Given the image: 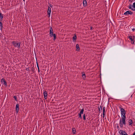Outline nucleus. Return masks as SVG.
<instances>
[{
    "instance_id": "9b49d317",
    "label": "nucleus",
    "mask_w": 135,
    "mask_h": 135,
    "mask_svg": "<svg viewBox=\"0 0 135 135\" xmlns=\"http://www.w3.org/2000/svg\"><path fill=\"white\" fill-rule=\"evenodd\" d=\"M3 17V15L0 12V21L2 22V21Z\"/></svg>"
},
{
    "instance_id": "49530a36",
    "label": "nucleus",
    "mask_w": 135,
    "mask_h": 135,
    "mask_svg": "<svg viewBox=\"0 0 135 135\" xmlns=\"http://www.w3.org/2000/svg\"><path fill=\"white\" fill-rule=\"evenodd\" d=\"M38 72H39L40 71L39 69V68H38Z\"/></svg>"
},
{
    "instance_id": "2f4dec72",
    "label": "nucleus",
    "mask_w": 135,
    "mask_h": 135,
    "mask_svg": "<svg viewBox=\"0 0 135 135\" xmlns=\"http://www.w3.org/2000/svg\"><path fill=\"white\" fill-rule=\"evenodd\" d=\"M133 7V5L132 6V5L131 4L130 5L129 7V8L130 9H131L132 8V7Z\"/></svg>"
},
{
    "instance_id": "5fc2aeb1",
    "label": "nucleus",
    "mask_w": 135,
    "mask_h": 135,
    "mask_svg": "<svg viewBox=\"0 0 135 135\" xmlns=\"http://www.w3.org/2000/svg\"><path fill=\"white\" fill-rule=\"evenodd\" d=\"M32 53L33 54V51L32 52Z\"/></svg>"
},
{
    "instance_id": "f8f14e48",
    "label": "nucleus",
    "mask_w": 135,
    "mask_h": 135,
    "mask_svg": "<svg viewBox=\"0 0 135 135\" xmlns=\"http://www.w3.org/2000/svg\"><path fill=\"white\" fill-rule=\"evenodd\" d=\"M83 4L84 7H86L87 6V2L86 0H83Z\"/></svg>"
},
{
    "instance_id": "79ce46f5",
    "label": "nucleus",
    "mask_w": 135,
    "mask_h": 135,
    "mask_svg": "<svg viewBox=\"0 0 135 135\" xmlns=\"http://www.w3.org/2000/svg\"><path fill=\"white\" fill-rule=\"evenodd\" d=\"M114 98H113L112 99H116L117 98L115 97H113Z\"/></svg>"
},
{
    "instance_id": "9d476101",
    "label": "nucleus",
    "mask_w": 135,
    "mask_h": 135,
    "mask_svg": "<svg viewBox=\"0 0 135 135\" xmlns=\"http://www.w3.org/2000/svg\"><path fill=\"white\" fill-rule=\"evenodd\" d=\"M76 51H79L80 50V48L79 47V45L78 44H77L76 45Z\"/></svg>"
},
{
    "instance_id": "37998d69",
    "label": "nucleus",
    "mask_w": 135,
    "mask_h": 135,
    "mask_svg": "<svg viewBox=\"0 0 135 135\" xmlns=\"http://www.w3.org/2000/svg\"><path fill=\"white\" fill-rule=\"evenodd\" d=\"M132 38L134 40L135 36H132Z\"/></svg>"
},
{
    "instance_id": "20e7f679",
    "label": "nucleus",
    "mask_w": 135,
    "mask_h": 135,
    "mask_svg": "<svg viewBox=\"0 0 135 135\" xmlns=\"http://www.w3.org/2000/svg\"><path fill=\"white\" fill-rule=\"evenodd\" d=\"M128 38H129L130 40H131V42L132 44H134V39H133L132 38V36H128Z\"/></svg>"
},
{
    "instance_id": "c756f323",
    "label": "nucleus",
    "mask_w": 135,
    "mask_h": 135,
    "mask_svg": "<svg viewBox=\"0 0 135 135\" xmlns=\"http://www.w3.org/2000/svg\"><path fill=\"white\" fill-rule=\"evenodd\" d=\"M123 134L122 135H128L127 133L126 132H124Z\"/></svg>"
},
{
    "instance_id": "c85d7f7f",
    "label": "nucleus",
    "mask_w": 135,
    "mask_h": 135,
    "mask_svg": "<svg viewBox=\"0 0 135 135\" xmlns=\"http://www.w3.org/2000/svg\"><path fill=\"white\" fill-rule=\"evenodd\" d=\"M31 70L33 72H35V69L34 68V66L31 68Z\"/></svg>"
},
{
    "instance_id": "de8ad7c7",
    "label": "nucleus",
    "mask_w": 135,
    "mask_h": 135,
    "mask_svg": "<svg viewBox=\"0 0 135 135\" xmlns=\"http://www.w3.org/2000/svg\"><path fill=\"white\" fill-rule=\"evenodd\" d=\"M132 135H135V132H134Z\"/></svg>"
},
{
    "instance_id": "72a5a7b5",
    "label": "nucleus",
    "mask_w": 135,
    "mask_h": 135,
    "mask_svg": "<svg viewBox=\"0 0 135 135\" xmlns=\"http://www.w3.org/2000/svg\"><path fill=\"white\" fill-rule=\"evenodd\" d=\"M1 26H2V22L0 21V27H1Z\"/></svg>"
},
{
    "instance_id": "0eeeda50",
    "label": "nucleus",
    "mask_w": 135,
    "mask_h": 135,
    "mask_svg": "<svg viewBox=\"0 0 135 135\" xmlns=\"http://www.w3.org/2000/svg\"><path fill=\"white\" fill-rule=\"evenodd\" d=\"M43 94L44 96V98H45V99H46L47 98V92L46 91H44Z\"/></svg>"
},
{
    "instance_id": "39448f33",
    "label": "nucleus",
    "mask_w": 135,
    "mask_h": 135,
    "mask_svg": "<svg viewBox=\"0 0 135 135\" xmlns=\"http://www.w3.org/2000/svg\"><path fill=\"white\" fill-rule=\"evenodd\" d=\"M133 13V12L130 11H126L125 12L124 15H127L128 14H130V15H132Z\"/></svg>"
},
{
    "instance_id": "412c9836",
    "label": "nucleus",
    "mask_w": 135,
    "mask_h": 135,
    "mask_svg": "<svg viewBox=\"0 0 135 135\" xmlns=\"http://www.w3.org/2000/svg\"><path fill=\"white\" fill-rule=\"evenodd\" d=\"M84 111V109L83 108L82 109H81V110H80V113H80V114H83V113Z\"/></svg>"
},
{
    "instance_id": "8fccbe9b",
    "label": "nucleus",
    "mask_w": 135,
    "mask_h": 135,
    "mask_svg": "<svg viewBox=\"0 0 135 135\" xmlns=\"http://www.w3.org/2000/svg\"><path fill=\"white\" fill-rule=\"evenodd\" d=\"M99 111H100V108H99Z\"/></svg>"
},
{
    "instance_id": "ea45409f",
    "label": "nucleus",
    "mask_w": 135,
    "mask_h": 135,
    "mask_svg": "<svg viewBox=\"0 0 135 135\" xmlns=\"http://www.w3.org/2000/svg\"><path fill=\"white\" fill-rule=\"evenodd\" d=\"M117 129H118V130H119V127L118 126H117Z\"/></svg>"
},
{
    "instance_id": "a211bd4d",
    "label": "nucleus",
    "mask_w": 135,
    "mask_h": 135,
    "mask_svg": "<svg viewBox=\"0 0 135 135\" xmlns=\"http://www.w3.org/2000/svg\"><path fill=\"white\" fill-rule=\"evenodd\" d=\"M129 125H132V123H133V122L132 120L131 119H129Z\"/></svg>"
},
{
    "instance_id": "c9c22d12",
    "label": "nucleus",
    "mask_w": 135,
    "mask_h": 135,
    "mask_svg": "<svg viewBox=\"0 0 135 135\" xmlns=\"http://www.w3.org/2000/svg\"><path fill=\"white\" fill-rule=\"evenodd\" d=\"M3 35L1 33H0V39H1V37Z\"/></svg>"
},
{
    "instance_id": "3c124183",
    "label": "nucleus",
    "mask_w": 135,
    "mask_h": 135,
    "mask_svg": "<svg viewBox=\"0 0 135 135\" xmlns=\"http://www.w3.org/2000/svg\"><path fill=\"white\" fill-rule=\"evenodd\" d=\"M4 39H6V37H4Z\"/></svg>"
},
{
    "instance_id": "a18cd8bd",
    "label": "nucleus",
    "mask_w": 135,
    "mask_h": 135,
    "mask_svg": "<svg viewBox=\"0 0 135 135\" xmlns=\"http://www.w3.org/2000/svg\"><path fill=\"white\" fill-rule=\"evenodd\" d=\"M132 30L133 31L135 30V29H134V28H133V29H132Z\"/></svg>"
},
{
    "instance_id": "5701e85b",
    "label": "nucleus",
    "mask_w": 135,
    "mask_h": 135,
    "mask_svg": "<svg viewBox=\"0 0 135 135\" xmlns=\"http://www.w3.org/2000/svg\"><path fill=\"white\" fill-rule=\"evenodd\" d=\"M119 124L120 126V127L121 128H122V127H123V124L122 123H121V120H120Z\"/></svg>"
},
{
    "instance_id": "864d4df0",
    "label": "nucleus",
    "mask_w": 135,
    "mask_h": 135,
    "mask_svg": "<svg viewBox=\"0 0 135 135\" xmlns=\"http://www.w3.org/2000/svg\"><path fill=\"white\" fill-rule=\"evenodd\" d=\"M23 1L24 2H25V0H23Z\"/></svg>"
},
{
    "instance_id": "ddd939ff",
    "label": "nucleus",
    "mask_w": 135,
    "mask_h": 135,
    "mask_svg": "<svg viewBox=\"0 0 135 135\" xmlns=\"http://www.w3.org/2000/svg\"><path fill=\"white\" fill-rule=\"evenodd\" d=\"M105 107H104L103 108V118H104L105 115Z\"/></svg>"
},
{
    "instance_id": "4c0bfd02",
    "label": "nucleus",
    "mask_w": 135,
    "mask_h": 135,
    "mask_svg": "<svg viewBox=\"0 0 135 135\" xmlns=\"http://www.w3.org/2000/svg\"><path fill=\"white\" fill-rule=\"evenodd\" d=\"M26 70L27 71H30V70H29V68H26Z\"/></svg>"
},
{
    "instance_id": "c03bdc74",
    "label": "nucleus",
    "mask_w": 135,
    "mask_h": 135,
    "mask_svg": "<svg viewBox=\"0 0 135 135\" xmlns=\"http://www.w3.org/2000/svg\"><path fill=\"white\" fill-rule=\"evenodd\" d=\"M100 108H101V110H102V106H100Z\"/></svg>"
},
{
    "instance_id": "393cba45",
    "label": "nucleus",
    "mask_w": 135,
    "mask_h": 135,
    "mask_svg": "<svg viewBox=\"0 0 135 135\" xmlns=\"http://www.w3.org/2000/svg\"><path fill=\"white\" fill-rule=\"evenodd\" d=\"M81 114H80V113H79L78 114L79 118H80L81 119H82V117H81Z\"/></svg>"
},
{
    "instance_id": "cd10ccee",
    "label": "nucleus",
    "mask_w": 135,
    "mask_h": 135,
    "mask_svg": "<svg viewBox=\"0 0 135 135\" xmlns=\"http://www.w3.org/2000/svg\"><path fill=\"white\" fill-rule=\"evenodd\" d=\"M13 98H14L15 100V101H17V97L16 96H14Z\"/></svg>"
},
{
    "instance_id": "4be33fe9",
    "label": "nucleus",
    "mask_w": 135,
    "mask_h": 135,
    "mask_svg": "<svg viewBox=\"0 0 135 135\" xmlns=\"http://www.w3.org/2000/svg\"><path fill=\"white\" fill-rule=\"evenodd\" d=\"M125 132L124 131L122 130H120V131H119V134H121L122 135V134H123V133H124V132Z\"/></svg>"
},
{
    "instance_id": "7ed1b4c3",
    "label": "nucleus",
    "mask_w": 135,
    "mask_h": 135,
    "mask_svg": "<svg viewBox=\"0 0 135 135\" xmlns=\"http://www.w3.org/2000/svg\"><path fill=\"white\" fill-rule=\"evenodd\" d=\"M51 12V8L49 6L48 7L47 14L48 15V17H49L50 16V14Z\"/></svg>"
},
{
    "instance_id": "6e6552de",
    "label": "nucleus",
    "mask_w": 135,
    "mask_h": 135,
    "mask_svg": "<svg viewBox=\"0 0 135 135\" xmlns=\"http://www.w3.org/2000/svg\"><path fill=\"white\" fill-rule=\"evenodd\" d=\"M16 41V47H17L19 49L20 48V44L21 42H18V41Z\"/></svg>"
},
{
    "instance_id": "603ef678",
    "label": "nucleus",
    "mask_w": 135,
    "mask_h": 135,
    "mask_svg": "<svg viewBox=\"0 0 135 135\" xmlns=\"http://www.w3.org/2000/svg\"><path fill=\"white\" fill-rule=\"evenodd\" d=\"M116 125H117V126H118V124H116Z\"/></svg>"
},
{
    "instance_id": "6ab92c4d",
    "label": "nucleus",
    "mask_w": 135,
    "mask_h": 135,
    "mask_svg": "<svg viewBox=\"0 0 135 135\" xmlns=\"http://www.w3.org/2000/svg\"><path fill=\"white\" fill-rule=\"evenodd\" d=\"M82 76L83 78V79L85 80V78H86V75L84 72H83L82 73Z\"/></svg>"
},
{
    "instance_id": "473e14b6",
    "label": "nucleus",
    "mask_w": 135,
    "mask_h": 135,
    "mask_svg": "<svg viewBox=\"0 0 135 135\" xmlns=\"http://www.w3.org/2000/svg\"><path fill=\"white\" fill-rule=\"evenodd\" d=\"M36 64H37V67L38 68V69L39 68V66H38V62H37H37H36Z\"/></svg>"
},
{
    "instance_id": "a878e982",
    "label": "nucleus",
    "mask_w": 135,
    "mask_h": 135,
    "mask_svg": "<svg viewBox=\"0 0 135 135\" xmlns=\"http://www.w3.org/2000/svg\"><path fill=\"white\" fill-rule=\"evenodd\" d=\"M34 52L35 53V60H36V61H37V57H36V52H35V49H34Z\"/></svg>"
},
{
    "instance_id": "f257e3e1",
    "label": "nucleus",
    "mask_w": 135,
    "mask_h": 135,
    "mask_svg": "<svg viewBox=\"0 0 135 135\" xmlns=\"http://www.w3.org/2000/svg\"><path fill=\"white\" fill-rule=\"evenodd\" d=\"M1 82L3 83V84L6 86H7V83L6 81L4 78H2L1 80Z\"/></svg>"
},
{
    "instance_id": "e433bc0d",
    "label": "nucleus",
    "mask_w": 135,
    "mask_h": 135,
    "mask_svg": "<svg viewBox=\"0 0 135 135\" xmlns=\"http://www.w3.org/2000/svg\"><path fill=\"white\" fill-rule=\"evenodd\" d=\"M94 28H93V27H92V26H91L90 27V30H93V29H94Z\"/></svg>"
},
{
    "instance_id": "aec40b11",
    "label": "nucleus",
    "mask_w": 135,
    "mask_h": 135,
    "mask_svg": "<svg viewBox=\"0 0 135 135\" xmlns=\"http://www.w3.org/2000/svg\"><path fill=\"white\" fill-rule=\"evenodd\" d=\"M12 44L15 47H16V41H13L12 42Z\"/></svg>"
},
{
    "instance_id": "f03ea898",
    "label": "nucleus",
    "mask_w": 135,
    "mask_h": 135,
    "mask_svg": "<svg viewBox=\"0 0 135 135\" xmlns=\"http://www.w3.org/2000/svg\"><path fill=\"white\" fill-rule=\"evenodd\" d=\"M53 29L52 27H51L50 28V36L51 37H52L53 36Z\"/></svg>"
},
{
    "instance_id": "423d86ee",
    "label": "nucleus",
    "mask_w": 135,
    "mask_h": 135,
    "mask_svg": "<svg viewBox=\"0 0 135 135\" xmlns=\"http://www.w3.org/2000/svg\"><path fill=\"white\" fill-rule=\"evenodd\" d=\"M120 111L121 114V115H123V114H126V111L123 108H121L120 109Z\"/></svg>"
},
{
    "instance_id": "58836bf2",
    "label": "nucleus",
    "mask_w": 135,
    "mask_h": 135,
    "mask_svg": "<svg viewBox=\"0 0 135 135\" xmlns=\"http://www.w3.org/2000/svg\"><path fill=\"white\" fill-rule=\"evenodd\" d=\"M3 28V26H1L0 27V30H1V31H2V29Z\"/></svg>"
},
{
    "instance_id": "bb28decb",
    "label": "nucleus",
    "mask_w": 135,
    "mask_h": 135,
    "mask_svg": "<svg viewBox=\"0 0 135 135\" xmlns=\"http://www.w3.org/2000/svg\"><path fill=\"white\" fill-rule=\"evenodd\" d=\"M83 119L84 120H86V118L85 117V114H84L83 115Z\"/></svg>"
},
{
    "instance_id": "b1692460",
    "label": "nucleus",
    "mask_w": 135,
    "mask_h": 135,
    "mask_svg": "<svg viewBox=\"0 0 135 135\" xmlns=\"http://www.w3.org/2000/svg\"><path fill=\"white\" fill-rule=\"evenodd\" d=\"M53 36H54V41L56 39V36L55 33L53 34Z\"/></svg>"
},
{
    "instance_id": "dca6fc26",
    "label": "nucleus",
    "mask_w": 135,
    "mask_h": 135,
    "mask_svg": "<svg viewBox=\"0 0 135 135\" xmlns=\"http://www.w3.org/2000/svg\"><path fill=\"white\" fill-rule=\"evenodd\" d=\"M72 133L73 134H75L76 133V129L75 128H72Z\"/></svg>"
},
{
    "instance_id": "7c9ffc66",
    "label": "nucleus",
    "mask_w": 135,
    "mask_h": 135,
    "mask_svg": "<svg viewBox=\"0 0 135 135\" xmlns=\"http://www.w3.org/2000/svg\"><path fill=\"white\" fill-rule=\"evenodd\" d=\"M133 8H135V2L133 3Z\"/></svg>"
},
{
    "instance_id": "1a4fd4ad",
    "label": "nucleus",
    "mask_w": 135,
    "mask_h": 135,
    "mask_svg": "<svg viewBox=\"0 0 135 135\" xmlns=\"http://www.w3.org/2000/svg\"><path fill=\"white\" fill-rule=\"evenodd\" d=\"M19 104H17L16 106V112L17 113L18 111L19 110Z\"/></svg>"
},
{
    "instance_id": "f704fd0d",
    "label": "nucleus",
    "mask_w": 135,
    "mask_h": 135,
    "mask_svg": "<svg viewBox=\"0 0 135 135\" xmlns=\"http://www.w3.org/2000/svg\"><path fill=\"white\" fill-rule=\"evenodd\" d=\"M49 4L50 7H52V5L51 4H50L49 3Z\"/></svg>"
},
{
    "instance_id": "f3484780",
    "label": "nucleus",
    "mask_w": 135,
    "mask_h": 135,
    "mask_svg": "<svg viewBox=\"0 0 135 135\" xmlns=\"http://www.w3.org/2000/svg\"><path fill=\"white\" fill-rule=\"evenodd\" d=\"M74 36L73 37V41L75 40L76 41L77 38L76 35V34H74Z\"/></svg>"
},
{
    "instance_id": "2eb2a0df",
    "label": "nucleus",
    "mask_w": 135,
    "mask_h": 135,
    "mask_svg": "<svg viewBox=\"0 0 135 135\" xmlns=\"http://www.w3.org/2000/svg\"><path fill=\"white\" fill-rule=\"evenodd\" d=\"M122 115V119L123 120H126V114H123V115Z\"/></svg>"
},
{
    "instance_id": "09e8293b",
    "label": "nucleus",
    "mask_w": 135,
    "mask_h": 135,
    "mask_svg": "<svg viewBox=\"0 0 135 135\" xmlns=\"http://www.w3.org/2000/svg\"><path fill=\"white\" fill-rule=\"evenodd\" d=\"M131 0H129V1H131V2H132L133 1V0H132V1H131Z\"/></svg>"
},
{
    "instance_id": "a19ab883",
    "label": "nucleus",
    "mask_w": 135,
    "mask_h": 135,
    "mask_svg": "<svg viewBox=\"0 0 135 135\" xmlns=\"http://www.w3.org/2000/svg\"><path fill=\"white\" fill-rule=\"evenodd\" d=\"M131 9H132V10L133 11H134L135 10V8H132Z\"/></svg>"
},
{
    "instance_id": "4468645a",
    "label": "nucleus",
    "mask_w": 135,
    "mask_h": 135,
    "mask_svg": "<svg viewBox=\"0 0 135 135\" xmlns=\"http://www.w3.org/2000/svg\"><path fill=\"white\" fill-rule=\"evenodd\" d=\"M120 120H121V123L125 125L126 124V120L122 119H120Z\"/></svg>"
}]
</instances>
